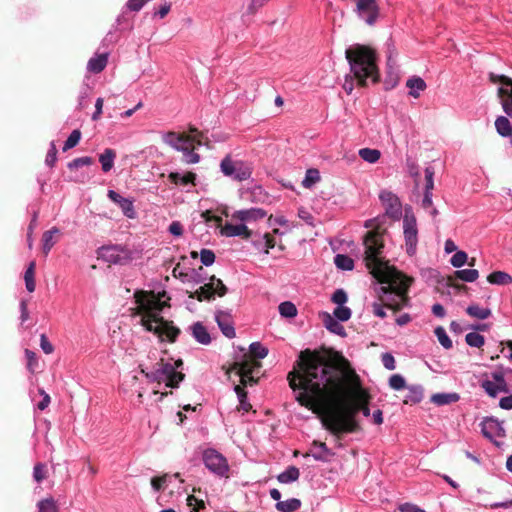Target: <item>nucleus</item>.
Here are the masks:
<instances>
[{"label": "nucleus", "mask_w": 512, "mask_h": 512, "mask_svg": "<svg viewBox=\"0 0 512 512\" xmlns=\"http://www.w3.org/2000/svg\"><path fill=\"white\" fill-rule=\"evenodd\" d=\"M46 477V466L43 463H37L33 469V479L36 482H41Z\"/></svg>", "instance_id": "obj_57"}, {"label": "nucleus", "mask_w": 512, "mask_h": 512, "mask_svg": "<svg viewBox=\"0 0 512 512\" xmlns=\"http://www.w3.org/2000/svg\"><path fill=\"white\" fill-rule=\"evenodd\" d=\"M456 277L465 282H474L479 277V272L476 269H462L455 272Z\"/></svg>", "instance_id": "obj_45"}, {"label": "nucleus", "mask_w": 512, "mask_h": 512, "mask_svg": "<svg viewBox=\"0 0 512 512\" xmlns=\"http://www.w3.org/2000/svg\"><path fill=\"white\" fill-rule=\"evenodd\" d=\"M80 139L81 132L78 129L73 130L64 143L63 151H68L75 147L79 143Z\"/></svg>", "instance_id": "obj_51"}, {"label": "nucleus", "mask_w": 512, "mask_h": 512, "mask_svg": "<svg viewBox=\"0 0 512 512\" xmlns=\"http://www.w3.org/2000/svg\"><path fill=\"white\" fill-rule=\"evenodd\" d=\"M177 268H174L173 275L180 279L182 283L198 285L205 282L206 277L203 275V268L200 267L198 270L189 269L187 271H181L180 274L176 275Z\"/></svg>", "instance_id": "obj_19"}, {"label": "nucleus", "mask_w": 512, "mask_h": 512, "mask_svg": "<svg viewBox=\"0 0 512 512\" xmlns=\"http://www.w3.org/2000/svg\"><path fill=\"white\" fill-rule=\"evenodd\" d=\"M192 336L194 339L202 344V345H208L211 342L210 334L207 330V328L201 323L196 322L190 327Z\"/></svg>", "instance_id": "obj_25"}, {"label": "nucleus", "mask_w": 512, "mask_h": 512, "mask_svg": "<svg viewBox=\"0 0 512 512\" xmlns=\"http://www.w3.org/2000/svg\"><path fill=\"white\" fill-rule=\"evenodd\" d=\"M356 13L367 25L373 26L379 17V7L376 0H358Z\"/></svg>", "instance_id": "obj_16"}, {"label": "nucleus", "mask_w": 512, "mask_h": 512, "mask_svg": "<svg viewBox=\"0 0 512 512\" xmlns=\"http://www.w3.org/2000/svg\"><path fill=\"white\" fill-rule=\"evenodd\" d=\"M465 341L470 347L480 348L484 345V336L477 332H470L465 336Z\"/></svg>", "instance_id": "obj_50"}, {"label": "nucleus", "mask_w": 512, "mask_h": 512, "mask_svg": "<svg viewBox=\"0 0 512 512\" xmlns=\"http://www.w3.org/2000/svg\"><path fill=\"white\" fill-rule=\"evenodd\" d=\"M434 333H435V336L437 337L439 343L445 348V349H450L452 348V340L450 339V337L448 336V334L446 333V330L439 326V327H436L435 330H434Z\"/></svg>", "instance_id": "obj_46"}, {"label": "nucleus", "mask_w": 512, "mask_h": 512, "mask_svg": "<svg viewBox=\"0 0 512 512\" xmlns=\"http://www.w3.org/2000/svg\"><path fill=\"white\" fill-rule=\"evenodd\" d=\"M162 141L174 150L182 152L183 161L186 164H196L200 161V155L194 152L196 145H202L200 139L169 131L162 133Z\"/></svg>", "instance_id": "obj_8"}, {"label": "nucleus", "mask_w": 512, "mask_h": 512, "mask_svg": "<svg viewBox=\"0 0 512 512\" xmlns=\"http://www.w3.org/2000/svg\"><path fill=\"white\" fill-rule=\"evenodd\" d=\"M182 365L181 359L165 361L159 358L158 350L153 349L149 351L147 361L139 364V368L149 382L164 383L166 387L176 388L184 379V374L178 371Z\"/></svg>", "instance_id": "obj_4"}, {"label": "nucleus", "mask_w": 512, "mask_h": 512, "mask_svg": "<svg viewBox=\"0 0 512 512\" xmlns=\"http://www.w3.org/2000/svg\"><path fill=\"white\" fill-rule=\"evenodd\" d=\"M481 388L485 393L496 398L500 393H509L510 388L506 380V373L502 369H496L488 374H485L480 381Z\"/></svg>", "instance_id": "obj_9"}, {"label": "nucleus", "mask_w": 512, "mask_h": 512, "mask_svg": "<svg viewBox=\"0 0 512 512\" xmlns=\"http://www.w3.org/2000/svg\"><path fill=\"white\" fill-rule=\"evenodd\" d=\"M300 507L301 501L297 498H291L276 503V509L280 512H294L298 510Z\"/></svg>", "instance_id": "obj_37"}, {"label": "nucleus", "mask_w": 512, "mask_h": 512, "mask_svg": "<svg viewBox=\"0 0 512 512\" xmlns=\"http://www.w3.org/2000/svg\"><path fill=\"white\" fill-rule=\"evenodd\" d=\"M298 369L288 374L297 401L308 408H324L343 392V376L339 368L316 352L302 351Z\"/></svg>", "instance_id": "obj_1"}, {"label": "nucleus", "mask_w": 512, "mask_h": 512, "mask_svg": "<svg viewBox=\"0 0 512 512\" xmlns=\"http://www.w3.org/2000/svg\"><path fill=\"white\" fill-rule=\"evenodd\" d=\"M234 391L237 394V397L239 400L238 410H241L243 412H248L251 409V404L248 402L247 393L245 392L243 387L240 385H236L234 387Z\"/></svg>", "instance_id": "obj_43"}, {"label": "nucleus", "mask_w": 512, "mask_h": 512, "mask_svg": "<svg viewBox=\"0 0 512 512\" xmlns=\"http://www.w3.org/2000/svg\"><path fill=\"white\" fill-rule=\"evenodd\" d=\"M187 506L190 508V512H200V510L205 508V502L194 495H189L187 497Z\"/></svg>", "instance_id": "obj_53"}, {"label": "nucleus", "mask_w": 512, "mask_h": 512, "mask_svg": "<svg viewBox=\"0 0 512 512\" xmlns=\"http://www.w3.org/2000/svg\"><path fill=\"white\" fill-rule=\"evenodd\" d=\"M115 159L116 152L111 148H106L103 153L99 155V162L103 172L107 173L113 168Z\"/></svg>", "instance_id": "obj_29"}, {"label": "nucleus", "mask_w": 512, "mask_h": 512, "mask_svg": "<svg viewBox=\"0 0 512 512\" xmlns=\"http://www.w3.org/2000/svg\"><path fill=\"white\" fill-rule=\"evenodd\" d=\"M489 78L493 83H500L498 87V97L507 115L497 117L495 120L496 131L500 136L509 138V142L512 145V79L494 73H490Z\"/></svg>", "instance_id": "obj_6"}, {"label": "nucleus", "mask_w": 512, "mask_h": 512, "mask_svg": "<svg viewBox=\"0 0 512 512\" xmlns=\"http://www.w3.org/2000/svg\"><path fill=\"white\" fill-rule=\"evenodd\" d=\"M489 283L494 285H508L512 283V277L503 271H494L487 277Z\"/></svg>", "instance_id": "obj_36"}, {"label": "nucleus", "mask_w": 512, "mask_h": 512, "mask_svg": "<svg viewBox=\"0 0 512 512\" xmlns=\"http://www.w3.org/2000/svg\"><path fill=\"white\" fill-rule=\"evenodd\" d=\"M334 264L340 270L351 271L354 268V261L347 255L337 254L334 257Z\"/></svg>", "instance_id": "obj_38"}, {"label": "nucleus", "mask_w": 512, "mask_h": 512, "mask_svg": "<svg viewBox=\"0 0 512 512\" xmlns=\"http://www.w3.org/2000/svg\"><path fill=\"white\" fill-rule=\"evenodd\" d=\"M389 386L396 391L402 390L406 387L405 378L400 374H394L389 378Z\"/></svg>", "instance_id": "obj_54"}, {"label": "nucleus", "mask_w": 512, "mask_h": 512, "mask_svg": "<svg viewBox=\"0 0 512 512\" xmlns=\"http://www.w3.org/2000/svg\"><path fill=\"white\" fill-rule=\"evenodd\" d=\"M122 252L123 249L120 246L108 245L101 247L98 251V255L100 258L109 263L118 264L122 260Z\"/></svg>", "instance_id": "obj_21"}, {"label": "nucleus", "mask_w": 512, "mask_h": 512, "mask_svg": "<svg viewBox=\"0 0 512 512\" xmlns=\"http://www.w3.org/2000/svg\"><path fill=\"white\" fill-rule=\"evenodd\" d=\"M279 313L284 318H294L297 316V307L290 301H284L278 306Z\"/></svg>", "instance_id": "obj_42"}, {"label": "nucleus", "mask_w": 512, "mask_h": 512, "mask_svg": "<svg viewBox=\"0 0 512 512\" xmlns=\"http://www.w3.org/2000/svg\"><path fill=\"white\" fill-rule=\"evenodd\" d=\"M203 462L214 474L224 476L229 470L226 458L215 449H207L203 453Z\"/></svg>", "instance_id": "obj_14"}, {"label": "nucleus", "mask_w": 512, "mask_h": 512, "mask_svg": "<svg viewBox=\"0 0 512 512\" xmlns=\"http://www.w3.org/2000/svg\"><path fill=\"white\" fill-rule=\"evenodd\" d=\"M358 154L361 159L370 164L376 163L381 157V152L379 150L371 148H362L359 150Z\"/></svg>", "instance_id": "obj_39"}, {"label": "nucleus", "mask_w": 512, "mask_h": 512, "mask_svg": "<svg viewBox=\"0 0 512 512\" xmlns=\"http://www.w3.org/2000/svg\"><path fill=\"white\" fill-rule=\"evenodd\" d=\"M347 300V293L343 289H337L331 297V301L337 306H345Z\"/></svg>", "instance_id": "obj_55"}, {"label": "nucleus", "mask_w": 512, "mask_h": 512, "mask_svg": "<svg viewBox=\"0 0 512 512\" xmlns=\"http://www.w3.org/2000/svg\"><path fill=\"white\" fill-rule=\"evenodd\" d=\"M168 231L174 236H181L183 234V226L179 221H173L168 228Z\"/></svg>", "instance_id": "obj_64"}, {"label": "nucleus", "mask_w": 512, "mask_h": 512, "mask_svg": "<svg viewBox=\"0 0 512 512\" xmlns=\"http://www.w3.org/2000/svg\"><path fill=\"white\" fill-rule=\"evenodd\" d=\"M337 321L346 322L351 318L352 311L347 306H337L333 314H331Z\"/></svg>", "instance_id": "obj_47"}, {"label": "nucleus", "mask_w": 512, "mask_h": 512, "mask_svg": "<svg viewBox=\"0 0 512 512\" xmlns=\"http://www.w3.org/2000/svg\"><path fill=\"white\" fill-rule=\"evenodd\" d=\"M481 431L486 438L493 441L496 445H499V443L496 441V438L505 436V430L503 426L500 422L493 418L486 419L482 422Z\"/></svg>", "instance_id": "obj_18"}, {"label": "nucleus", "mask_w": 512, "mask_h": 512, "mask_svg": "<svg viewBox=\"0 0 512 512\" xmlns=\"http://www.w3.org/2000/svg\"><path fill=\"white\" fill-rule=\"evenodd\" d=\"M200 260L203 265L210 266L215 261V254L209 249H202L200 251Z\"/></svg>", "instance_id": "obj_56"}, {"label": "nucleus", "mask_w": 512, "mask_h": 512, "mask_svg": "<svg viewBox=\"0 0 512 512\" xmlns=\"http://www.w3.org/2000/svg\"><path fill=\"white\" fill-rule=\"evenodd\" d=\"M226 292L227 288L223 284V282L220 279L216 278L215 276H212L208 283L201 286L195 292H191L189 297L196 298L199 301H203L212 299L214 294H217L218 296H223L226 294Z\"/></svg>", "instance_id": "obj_13"}, {"label": "nucleus", "mask_w": 512, "mask_h": 512, "mask_svg": "<svg viewBox=\"0 0 512 512\" xmlns=\"http://www.w3.org/2000/svg\"><path fill=\"white\" fill-rule=\"evenodd\" d=\"M215 320L220 330L227 338L232 339L236 336L235 328L232 324L229 312L217 311L215 314Z\"/></svg>", "instance_id": "obj_20"}, {"label": "nucleus", "mask_w": 512, "mask_h": 512, "mask_svg": "<svg viewBox=\"0 0 512 512\" xmlns=\"http://www.w3.org/2000/svg\"><path fill=\"white\" fill-rule=\"evenodd\" d=\"M221 234L226 237L241 236L244 238H249L251 235V232L248 230V227L244 223H239V224L226 223L221 228Z\"/></svg>", "instance_id": "obj_22"}, {"label": "nucleus", "mask_w": 512, "mask_h": 512, "mask_svg": "<svg viewBox=\"0 0 512 512\" xmlns=\"http://www.w3.org/2000/svg\"><path fill=\"white\" fill-rule=\"evenodd\" d=\"M466 312L471 317L484 320L491 315V311L488 308L480 307L479 305H470L467 307Z\"/></svg>", "instance_id": "obj_41"}, {"label": "nucleus", "mask_w": 512, "mask_h": 512, "mask_svg": "<svg viewBox=\"0 0 512 512\" xmlns=\"http://www.w3.org/2000/svg\"><path fill=\"white\" fill-rule=\"evenodd\" d=\"M253 245L259 251H263L268 254L269 250L275 246V240L269 234L260 235L257 239L253 241Z\"/></svg>", "instance_id": "obj_32"}, {"label": "nucleus", "mask_w": 512, "mask_h": 512, "mask_svg": "<svg viewBox=\"0 0 512 512\" xmlns=\"http://www.w3.org/2000/svg\"><path fill=\"white\" fill-rule=\"evenodd\" d=\"M434 169L433 167L429 166L425 168V190L432 191L434 188Z\"/></svg>", "instance_id": "obj_59"}, {"label": "nucleus", "mask_w": 512, "mask_h": 512, "mask_svg": "<svg viewBox=\"0 0 512 512\" xmlns=\"http://www.w3.org/2000/svg\"><path fill=\"white\" fill-rule=\"evenodd\" d=\"M423 399V387L421 385H412L408 387V393L405 396L406 404H417Z\"/></svg>", "instance_id": "obj_34"}, {"label": "nucleus", "mask_w": 512, "mask_h": 512, "mask_svg": "<svg viewBox=\"0 0 512 512\" xmlns=\"http://www.w3.org/2000/svg\"><path fill=\"white\" fill-rule=\"evenodd\" d=\"M350 71L357 82L365 86L368 83H377L379 71L376 64V53L370 47L355 44L345 51Z\"/></svg>", "instance_id": "obj_5"}, {"label": "nucleus", "mask_w": 512, "mask_h": 512, "mask_svg": "<svg viewBox=\"0 0 512 512\" xmlns=\"http://www.w3.org/2000/svg\"><path fill=\"white\" fill-rule=\"evenodd\" d=\"M108 55L106 53L92 57L87 63V69L92 73H100L107 65Z\"/></svg>", "instance_id": "obj_28"}, {"label": "nucleus", "mask_w": 512, "mask_h": 512, "mask_svg": "<svg viewBox=\"0 0 512 512\" xmlns=\"http://www.w3.org/2000/svg\"><path fill=\"white\" fill-rule=\"evenodd\" d=\"M468 261V255L464 251H456L451 257L450 263L455 268H460L465 265Z\"/></svg>", "instance_id": "obj_52"}, {"label": "nucleus", "mask_w": 512, "mask_h": 512, "mask_svg": "<svg viewBox=\"0 0 512 512\" xmlns=\"http://www.w3.org/2000/svg\"><path fill=\"white\" fill-rule=\"evenodd\" d=\"M251 355L245 356L242 360L235 362L233 370L240 377L242 386L253 385L256 383V375L259 373L261 364L257 359H263L268 354V349L259 342H253L250 345Z\"/></svg>", "instance_id": "obj_7"}, {"label": "nucleus", "mask_w": 512, "mask_h": 512, "mask_svg": "<svg viewBox=\"0 0 512 512\" xmlns=\"http://www.w3.org/2000/svg\"><path fill=\"white\" fill-rule=\"evenodd\" d=\"M298 217L302 219L306 224L310 226H314V217L313 215L304 207L298 209Z\"/></svg>", "instance_id": "obj_62"}, {"label": "nucleus", "mask_w": 512, "mask_h": 512, "mask_svg": "<svg viewBox=\"0 0 512 512\" xmlns=\"http://www.w3.org/2000/svg\"><path fill=\"white\" fill-rule=\"evenodd\" d=\"M56 155H57L56 145H55V142L52 141L50 143V148L48 150L46 160H45V162L48 166L54 165V163L56 162V159H57Z\"/></svg>", "instance_id": "obj_61"}, {"label": "nucleus", "mask_w": 512, "mask_h": 512, "mask_svg": "<svg viewBox=\"0 0 512 512\" xmlns=\"http://www.w3.org/2000/svg\"><path fill=\"white\" fill-rule=\"evenodd\" d=\"M319 181H320L319 171L317 169L310 168L306 171L305 177L302 180V186L305 188H311Z\"/></svg>", "instance_id": "obj_44"}, {"label": "nucleus", "mask_w": 512, "mask_h": 512, "mask_svg": "<svg viewBox=\"0 0 512 512\" xmlns=\"http://www.w3.org/2000/svg\"><path fill=\"white\" fill-rule=\"evenodd\" d=\"M460 399L459 394L455 392L451 393H436L433 394L431 397V402L438 405V406H444L451 403H455Z\"/></svg>", "instance_id": "obj_31"}, {"label": "nucleus", "mask_w": 512, "mask_h": 512, "mask_svg": "<svg viewBox=\"0 0 512 512\" xmlns=\"http://www.w3.org/2000/svg\"><path fill=\"white\" fill-rule=\"evenodd\" d=\"M267 2H268V0H251V3L249 4L247 11L250 14H255Z\"/></svg>", "instance_id": "obj_63"}, {"label": "nucleus", "mask_w": 512, "mask_h": 512, "mask_svg": "<svg viewBox=\"0 0 512 512\" xmlns=\"http://www.w3.org/2000/svg\"><path fill=\"white\" fill-rule=\"evenodd\" d=\"M168 177L171 180V182H173L174 184L195 185L196 174L192 173V172H188L184 175H181L178 172H171Z\"/></svg>", "instance_id": "obj_35"}, {"label": "nucleus", "mask_w": 512, "mask_h": 512, "mask_svg": "<svg viewBox=\"0 0 512 512\" xmlns=\"http://www.w3.org/2000/svg\"><path fill=\"white\" fill-rule=\"evenodd\" d=\"M363 245V260L367 269L380 283L387 284V286L381 288L383 291L382 303L374 302L372 304L373 314L383 319L386 317L385 307L400 310L409 306L408 290L413 278L389 266L385 261L383 256L384 243L381 235L368 232Z\"/></svg>", "instance_id": "obj_2"}, {"label": "nucleus", "mask_w": 512, "mask_h": 512, "mask_svg": "<svg viewBox=\"0 0 512 512\" xmlns=\"http://www.w3.org/2000/svg\"><path fill=\"white\" fill-rule=\"evenodd\" d=\"M299 476V469L295 466H289L277 476V480L282 484H290L297 481Z\"/></svg>", "instance_id": "obj_33"}, {"label": "nucleus", "mask_w": 512, "mask_h": 512, "mask_svg": "<svg viewBox=\"0 0 512 512\" xmlns=\"http://www.w3.org/2000/svg\"><path fill=\"white\" fill-rule=\"evenodd\" d=\"M322 321L325 326V328L338 336L346 337L347 333L344 328V326L340 323L341 321H337L330 313L323 312L322 315Z\"/></svg>", "instance_id": "obj_23"}, {"label": "nucleus", "mask_w": 512, "mask_h": 512, "mask_svg": "<svg viewBox=\"0 0 512 512\" xmlns=\"http://www.w3.org/2000/svg\"><path fill=\"white\" fill-rule=\"evenodd\" d=\"M38 512H58V507L52 497L43 499L37 504Z\"/></svg>", "instance_id": "obj_49"}, {"label": "nucleus", "mask_w": 512, "mask_h": 512, "mask_svg": "<svg viewBox=\"0 0 512 512\" xmlns=\"http://www.w3.org/2000/svg\"><path fill=\"white\" fill-rule=\"evenodd\" d=\"M406 86L409 89V95L413 98H419L421 92L427 87L425 81L418 76L410 77L406 82Z\"/></svg>", "instance_id": "obj_26"}, {"label": "nucleus", "mask_w": 512, "mask_h": 512, "mask_svg": "<svg viewBox=\"0 0 512 512\" xmlns=\"http://www.w3.org/2000/svg\"><path fill=\"white\" fill-rule=\"evenodd\" d=\"M60 230L57 227H53L50 230H47L43 233L42 236V250L45 255H47L52 247L55 245L56 240L54 239L55 235H58Z\"/></svg>", "instance_id": "obj_30"}, {"label": "nucleus", "mask_w": 512, "mask_h": 512, "mask_svg": "<svg viewBox=\"0 0 512 512\" xmlns=\"http://www.w3.org/2000/svg\"><path fill=\"white\" fill-rule=\"evenodd\" d=\"M136 303L135 315L139 317V323L149 332H153L161 341L174 342L180 330L172 322L164 320L161 315L167 305L153 292L136 291L134 294Z\"/></svg>", "instance_id": "obj_3"}, {"label": "nucleus", "mask_w": 512, "mask_h": 512, "mask_svg": "<svg viewBox=\"0 0 512 512\" xmlns=\"http://www.w3.org/2000/svg\"><path fill=\"white\" fill-rule=\"evenodd\" d=\"M107 196L113 203L119 206L127 218L134 219L136 217L134 201L132 199L122 197L114 190H108Z\"/></svg>", "instance_id": "obj_17"}, {"label": "nucleus", "mask_w": 512, "mask_h": 512, "mask_svg": "<svg viewBox=\"0 0 512 512\" xmlns=\"http://www.w3.org/2000/svg\"><path fill=\"white\" fill-rule=\"evenodd\" d=\"M382 364L387 370H394L396 368L395 358L391 353H383L381 356Z\"/></svg>", "instance_id": "obj_60"}, {"label": "nucleus", "mask_w": 512, "mask_h": 512, "mask_svg": "<svg viewBox=\"0 0 512 512\" xmlns=\"http://www.w3.org/2000/svg\"><path fill=\"white\" fill-rule=\"evenodd\" d=\"M403 234L405 239L406 252L410 256H413L416 253L418 244V228L416 217L410 206H407L404 209Z\"/></svg>", "instance_id": "obj_11"}, {"label": "nucleus", "mask_w": 512, "mask_h": 512, "mask_svg": "<svg viewBox=\"0 0 512 512\" xmlns=\"http://www.w3.org/2000/svg\"><path fill=\"white\" fill-rule=\"evenodd\" d=\"M267 213L261 208H251L236 211L233 214V218L240 220L241 222H249L252 220L262 219Z\"/></svg>", "instance_id": "obj_24"}, {"label": "nucleus", "mask_w": 512, "mask_h": 512, "mask_svg": "<svg viewBox=\"0 0 512 512\" xmlns=\"http://www.w3.org/2000/svg\"><path fill=\"white\" fill-rule=\"evenodd\" d=\"M379 199L385 209V214L393 219L399 220L402 216V204L399 197L390 190H382Z\"/></svg>", "instance_id": "obj_15"}, {"label": "nucleus", "mask_w": 512, "mask_h": 512, "mask_svg": "<svg viewBox=\"0 0 512 512\" xmlns=\"http://www.w3.org/2000/svg\"><path fill=\"white\" fill-rule=\"evenodd\" d=\"M326 425L333 433L353 432L357 426L352 411L331 415Z\"/></svg>", "instance_id": "obj_12"}, {"label": "nucleus", "mask_w": 512, "mask_h": 512, "mask_svg": "<svg viewBox=\"0 0 512 512\" xmlns=\"http://www.w3.org/2000/svg\"><path fill=\"white\" fill-rule=\"evenodd\" d=\"M168 476L164 475L161 477H153L151 479V486L155 492H159L167 484Z\"/></svg>", "instance_id": "obj_58"}, {"label": "nucleus", "mask_w": 512, "mask_h": 512, "mask_svg": "<svg viewBox=\"0 0 512 512\" xmlns=\"http://www.w3.org/2000/svg\"><path fill=\"white\" fill-rule=\"evenodd\" d=\"M94 163V160L90 156H83L73 159L67 164V167L70 170H76L78 168L84 167V166H90Z\"/></svg>", "instance_id": "obj_48"}, {"label": "nucleus", "mask_w": 512, "mask_h": 512, "mask_svg": "<svg viewBox=\"0 0 512 512\" xmlns=\"http://www.w3.org/2000/svg\"><path fill=\"white\" fill-rule=\"evenodd\" d=\"M220 171L224 176L237 182L245 181L252 175V168L248 163L241 160H234L230 155L225 156L221 160Z\"/></svg>", "instance_id": "obj_10"}, {"label": "nucleus", "mask_w": 512, "mask_h": 512, "mask_svg": "<svg viewBox=\"0 0 512 512\" xmlns=\"http://www.w3.org/2000/svg\"><path fill=\"white\" fill-rule=\"evenodd\" d=\"M311 455L317 461H327L332 453L325 443L314 441L311 448Z\"/></svg>", "instance_id": "obj_27"}, {"label": "nucleus", "mask_w": 512, "mask_h": 512, "mask_svg": "<svg viewBox=\"0 0 512 512\" xmlns=\"http://www.w3.org/2000/svg\"><path fill=\"white\" fill-rule=\"evenodd\" d=\"M35 266L34 261L30 262L24 274L25 286L29 292H34L36 287L34 280Z\"/></svg>", "instance_id": "obj_40"}]
</instances>
